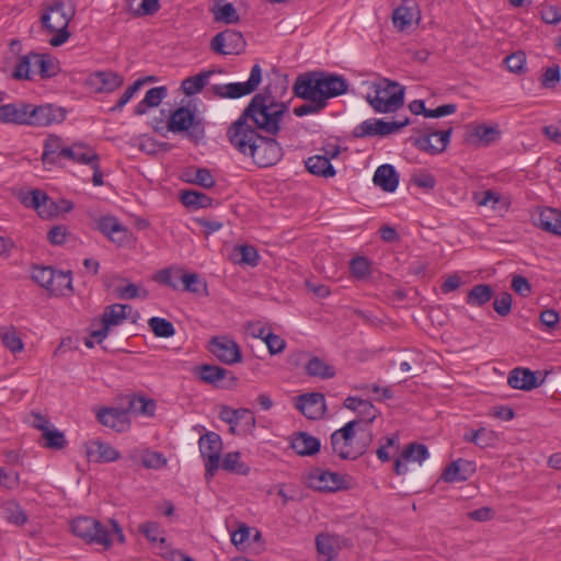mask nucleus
<instances>
[{"mask_svg":"<svg viewBox=\"0 0 561 561\" xmlns=\"http://www.w3.org/2000/svg\"><path fill=\"white\" fill-rule=\"evenodd\" d=\"M288 111L287 103L276 101L265 89L252 98L238 119L229 126L227 138L236 150L250 156L260 168L274 165L283 157V149L275 138L261 136L257 130L276 136L282 118Z\"/></svg>","mask_w":561,"mask_h":561,"instance_id":"1","label":"nucleus"},{"mask_svg":"<svg viewBox=\"0 0 561 561\" xmlns=\"http://www.w3.org/2000/svg\"><path fill=\"white\" fill-rule=\"evenodd\" d=\"M293 90L297 98L316 96L327 106L328 100L347 92L348 82L341 75L317 70L299 75Z\"/></svg>","mask_w":561,"mask_h":561,"instance_id":"2","label":"nucleus"},{"mask_svg":"<svg viewBox=\"0 0 561 561\" xmlns=\"http://www.w3.org/2000/svg\"><path fill=\"white\" fill-rule=\"evenodd\" d=\"M75 14L73 0H49L43 3L41 23L46 32L55 34L49 39L51 46H61L69 39L71 34L68 31V25Z\"/></svg>","mask_w":561,"mask_h":561,"instance_id":"3","label":"nucleus"},{"mask_svg":"<svg viewBox=\"0 0 561 561\" xmlns=\"http://www.w3.org/2000/svg\"><path fill=\"white\" fill-rule=\"evenodd\" d=\"M358 424L359 421L353 420L332 433V449L341 459L355 460L367 450L370 442V435H367L366 437H357L355 427Z\"/></svg>","mask_w":561,"mask_h":561,"instance_id":"4","label":"nucleus"},{"mask_svg":"<svg viewBox=\"0 0 561 561\" xmlns=\"http://www.w3.org/2000/svg\"><path fill=\"white\" fill-rule=\"evenodd\" d=\"M403 89L396 82L383 80L375 84L366 96L369 105L378 113H392L403 105Z\"/></svg>","mask_w":561,"mask_h":561,"instance_id":"5","label":"nucleus"},{"mask_svg":"<svg viewBox=\"0 0 561 561\" xmlns=\"http://www.w3.org/2000/svg\"><path fill=\"white\" fill-rule=\"evenodd\" d=\"M71 531L75 536L81 538L87 543L101 545L105 549L112 546L111 531L99 520L80 516L71 522Z\"/></svg>","mask_w":561,"mask_h":561,"instance_id":"6","label":"nucleus"},{"mask_svg":"<svg viewBox=\"0 0 561 561\" xmlns=\"http://www.w3.org/2000/svg\"><path fill=\"white\" fill-rule=\"evenodd\" d=\"M261 81L262 68L259 64H255L251 68L250 77L245 82L214 84L210 87V91L218 99H239L256 91Z\"/></svg>","mask_w":561,"mask_h":561,"instance_id":"7","label":"nucleus"},{"mask_svg":"<svg viewBox=\"0 0 561 561\" xmlns=\"http://www.w3.org/2000/svg\"><path fill=\"white\" fill-rule=\"evenodd\" d=\"M198 447L205 465V478L210 480L220 468L221 437L219 434L208 431L199 437Z\"/></svg>","mask_w":561,"mask_h":561,"instance_id":"8","label":"nucleus"},{"mask_svg":"<svg viewBox=\"0 0 561 561\" xmlns=\"http://www.w3.org/2000/svg\"><path fill=\"white\" fill-rule=\"evenodd\" d=\"M168 129L173 133L186 131L188 137L199 140L205 136V127L199 118L187 107L176 108L168 121Z\"/></svg>","mask_w":561,"mask_h":561,"instance_id":"9","label":"nucleus"},{"mask_svg":"<svg viewBox=\"0 0 561 561\" xmlns=\"http://www.w3.org/2000/svg\"><path fill=\"white\" fill-rule=\"evenodd\" d=\"M207 350L222 364L234 365L242 362L240 346L228 335L213 336Z\"/></svg>","mask_w":561,"mask_h":561,"instance_id":"10","label":"nucleus"},{"mask_svg":"<svg viewBox=\"0 0 561 561\" xmlns=\"http://www.w3.org/2000/svg\"><path fill=\"white\" fill-rule=\"evenodd\" d=\"M245 46L242 33L230 28L219 32L210 42V49L218 55H240Z\"/></svg>","mask_w":561,"mask_h":561,"instance_id":"11","label":"nucleus"},{"mask_svg":"<svg viewBox=\"0 0 561 561\" xmlns=\"http://www.w3.org/2000/svg\"><path fill=\"white\" fill-rule=\"evenodd\" d=\"M28 126L45 127L51 124H59L66 118V111L53 104L35 105L30 103Z\"/></svg>","mask_w":561,"mask_h":561,"instance_id":"12","label":"nucleus"},{"mask_svg":"<svg viewBox=\"0 0 561 561\" xmlns=\"http://www.w3.org/2000/svg\"><path fill=\"white\" fill-rule=\"evenodd\" d=\"M128 311L133 310L130 305L114 304L107 306L101 318L102 327L93 330L91 335L96 339V343H101L110 333L111 327L123 323L128 318Z\"/></svg>","mask_w":561,"mask_h":561,"instance_id":"13","label":"nucleus"},{"mask_svg":"<svg viewBox=\"0 0 561 561\" xmlns=\"http://www.w3.org/2000/svg\"><path fill=\"white\" fill-rule=\"evenodd\" d=\"M408 124V121L404 122H386L383 119H377V118H369L364 122H362L359 125H357L354 130L353 135L356 138H364V137H371V136H388L393 133H397L402 127H404Z\"/></svg>","mask_w":561,"mask_h":561,"instance_id":"14","label":"nucleus"},{"mask_svg":"<svg viewBox=\"0 0 561 561\" xmlns=\"http://www.w3.org/2000/svg\"><path fill=\"white\" fill-rule=\"evenodd\" d=\"M124 83V77L111 70H99L90 73L85 85L94 93H112Z\"/></svg>","mask_w":561,"mask_h":561,"instance_id":"15","label":"nucleus"},{"mask_svg":"<svg viewBox=\"0 0 561 561\" xmlns=\"http://www.w3.org/2000/svg\"><path fill=\"white\" fill-rule=\"evenodd\" d=\"M197 374L205 383L217 388H230L234 386L238 378L232 371L216 365L204 364L197 367Z\"/></svg>","mask_w":561,"mask_h":561,"instance_id":"16","label":"nucleus"},{"mask_svg":"<svg viewBox=\"0 0 561 561\" xmlns=\"http://www.w3.org/2000/svg\"><path fill=\"white\" fill-rule=\"evenodd\" d=\"M451 133V126L435 129L423 123V151H427L431 154L444 152L450 141Z\"/></svg>","mask_w":561,"mask_h":561,"instance_id":"17","label":"nucleus"},{"mask_svg":"<svg viewBox=\"0 0 561 561\" xmlns=\"http://www.w3.org/2000/svg\"><path fill=\"white\" fill-rule=\"evenodd\" d=\"M501 138L497 125L468 124L466 126L465 140L473 146H490Z\"/></svg>","mask_w":561,"mask_h":561,"instance_id":"18","label":"nucleus"},{"mask_svg":"<svg viewBox=\"0 0 561 561\" xmlns=\"http://www.w3.org/2000/svg\"><path fill=\"white\" fill-rule=\"evenodd\" d=\"M533 224L545 232L561 237V210L553 207H537L531 214Z\"/></svg>","mask_w":561,"mask_h":561,"instance_id":"19","label":"nucleus"},{"mask_svg":"<svg viewBox=\"0 0 561 561\" xmlns=\"http://www.w3.org/2000/svg\"><path fill=\"white\" fill-rule=\"evenodd\" d=\"M421 19V11L417 4L411 0L403 2L393 10L391 21L393 26L400 32H409Z\"/></svg>","mask_w":561,"mask_h":561,"instance_id":"20","label":"nucleus"},{"mask_svg":"<svg viewBox=\"0 0 561 561\" xmlns=\"http://www.w3.org/2000/svg\"><path fill=\"white\" fill-rule=\"evenodd\" d=\"M296 408L310 420L320 419L325 410V398L320 392L305 393L297 397Z\"/></svg>","mask_w":561,"mask_h":561,"instance_id":"21","label":"nucleus"},{"mask_svg":"<svg viewBox=\"0 0 561 561\" xmlns=\"http://www.w3.org/2000/svg\"><path fill=\"white\" fill-rule=\"evenodd\" d=\"M309 485L321 492H335L344 488V480L341 474L314 469L309 474Z\"/></svg>","mask_w":561,"mask_h":561,"instance_id":"22","label":"nucleus"},{"mask_svg":"<svg viewBox=\"0 0 561 561\" xmlns=\"http://www.w3.org/2000/svg\"><path fill=\"white\" fill-rule=\"evenodd\" d=\"M219 417L229 425H238L241 427L243 434L252 433L256 424L253 413L248 409L233 410L228 407H222Z\"/></svg>","mask_w":561,"mask_h":561,"instance_id":"23","label":"nucleus"},{"mask_svg":"<svg viewBox=\"0 0 561 561\" xmlns=\"http://www.w3.org/2000/svg\"><path fill=\"white\" fill-rule=\"evenodd\" d=\"M98 421L115 432H124L129 427L128 410L119 408H101L96 413Z\"/></svg>","mask_w":561,"mask_h":561,"instance_id":"24","label":"nucleus"},{"mask_svg":"<svg viewBox=\"0 0 561 561\" xmlns=\"http://www.w3.org/2000/svg\"><path fill=\"white\" fill-rule=\"evenodd\" d=\"M340 153V148L334 147L332 151H327L324 156H312L309 157L305 164L307 170L318 176L332 178L335 175V170L330 161L331 158H335Z\"/></svg>","mask_w":561,"mask_h":561,"instance_id":"25","label":"nucleus"},{"mask_svg":"<svg viewBox=\"0 0 561 561\" xmlns=\"http://www.w3.org/2000/svg\"><path fill=\"white\" fill-rule=\"evenodd\" d=\"M85 454L89 461L113 462L119 459L121 454L112 445L100 440H93L85 445Z\"/></svg>","mask_w":561,"mask_h":561,"instance_id":"26","label":"nucleus"},{"mask_svg":"<svg viewBox=\"0 0 561 561\" xmlns=\"http://www.w3.org/2000/svg\"><path fill=\"white\" fill-rule=\"evenodd\" d=\"M30 103L14 102L0 105V122L14 125H27Z\"/></svg>","mask_w":561,"mask_h":561,"instance_id":"27","label":"nucleus"},{"mask_svg":"<svg viewBox=\"0 0 561 561\" xmlns=\"http://www.w3.org/2000/svg\"><path fill=\"white\" fill-rule=\"evenodd\" d=\"M476 472V466L472 461L457 459L448 465L443 472V479L446 482H462L468 480Z\"/></svg>","mask_w":561,"mask_h":561,"instance_id":"28","label":"nucleus"},{"mask_svg":"<svg viewBox=\"0 0 561 561\" xmlns=\"http://www.w3.org/2000/svg\"><path fill=\"white\" fill-rule=\"evenodd\" d=\"M96 157H99L98 152L83 142H75L62 150V158L85 165H89Z\"/></svg>","mask_w":561,"mask_h":561,"instance_id":"29","label":"nucleus"},{"mask_svg":"<svg viewBox=\"0 0 561 561\" xmlns=\"http://www.w3.org/2000/svg\"><path fill=\"white\" fill-rule=\"evenodd\" d=\"M290 447L299 456H312L320 450L321 443L319 438L306 432H298L293 436Z\"/></svg>","mask_w":561,"mask_h":561,"instance_id":"30","label":"nucleus"},{"mask_svg":"<svg viewBox=\"0 0 561 561\" xmlns=\"http://www.w3.org/2000/svg\"><path fill=\"white\" fill-rule=\"evenodd\" d=\"M421 462V443L413 442L409 444L396 458L393 463L394 472L398 476L405 474L408 472L409 463Z\"/></svg>","mask_w":561,"mask_h":561,"instance_id":"31","label":"nucleus"},{"mask_svg":"<svg viewBox=\"0 0 561 561\" xmlns=\"http://www.w3.org/2000/svg\"><path fill=\"white\" fill-rule=\"evenodd\" d=\"M507 382L514 389L526 391L531 390L539 385L536 373L527 368H514L507 377Z\"/></svg>","mask_w":561,"mask_h":561,"instance_id":"32","label":"nucleus"},{"mask_svg":"<svg viewBox=\"0 0 561 561\" xmlns=\"http://www.w3.org/2000/svg\"><path fill=\"white\" fill-rule=\"evenodd\" d=\"M373 181L382 191L392 193L398 187L399 176L391 164H382L375 171Z\"/></svg>","mask_w":561,"mask_h":561,"instance_id":"33","label":"nucleus"},{"mask_svg":"<svg viewBox=\"0 0 561 561\" xmlns=\"http://www.w3.org/2000/svg\"><path fill=\"white\" fill-rule=\"evenodd\" d=\"M175 278L183 284V290L208 296L207 283L196 273H184L182 270L175 272Z\"/></svg>","mask_w":561,"mask_h":561,"instance_id":"34","label":"nucleus"},{"mask_svg":"<svg viewBox=\"0 0 561 561\" xmlns=\"http://www.w3.org/2000/svg\"><path fill=\"white\" fill-rule=\"evenodd\" d=\"M33 72L38 73L43 79L51 78L59 71L58 62L47 54L32 53Z\"/></svg>","mask_w":561,"mask_h":561,"instance_id":"35","label":"nucleus"},{"mask_svg":"<svg viewBox=\"0 0 561 561\" xmlns=\"http://www.w3.org/2000/svg\"><path fill=\"white\" fill-rule=\"evenodd\" d=\"M168 95L167 87H154L146 92L145 98L134 108L135 115H144L149 107L158 106Z\"/></svg>","mask_w":561,"mask_h":561,"instance_id":"36","label":"nucleus"},{"mask_svg":"<svg viewBox=\"0 0 561 561\" xmlns=\"http://www.w3.org/2000/svg\"><path fill=\"white\" fill-rule=\"evenodd\" d=\"M494 296V289L489 284L474 285L466 296V304L470 307L481 308Z\"/></svg>","mask_w":561,"mask_h":561,"instance_id":"37","label":"nucleus"},{"mask_svg":"<svg viewBox=\"0 0 561 561\" xmlns=\"http://www.w3.org/2000/svg\"><path fill=\"white\" fill-rule=\"evenodd\" d=\"M216 72V70H204L196 76L185 78L181 83L183 93L187 96L199 93Z\"/></svg>","mask_w":561,"mask_h":561,"instance_id":"38","label":"nucleus"},{"mask_svg":"<svg viewBox=\"0 0 561 561\" xmlns=\"http://www.w3.org/2000/svg\"><path fill=\"white\" fill-rule=\"evenodd\" d=\"M67 146L62 145V139L59 136L50 135L45 140L42 161L44 164H56L59 158H62V150Z\"/></svg>","mask_w":561,"mask_h":561,"instance_id":"39","label":"nucleus"},{"mask_svg":"<svg viewBox=\"0 0 561 561\" xmlns=\"http://www.w3.org/2000/svg\"><path fill=\"white\" fill-rule=\"evenodd\" d=\"M305 369L308 376L320 379H330L335 376L334 367L318 356L309 358L305 365Z\"/></svg>","mask_w":561,"mask_h":561,"instance_id":"40","label":"nucleus"},{"mask_svg":"<svg viewBox=\"0 0 561 561\" xmlns=\"http://www.w3.org/2000/svg\"><path fill=\"white\" fill-rule=\"evenodd\" d=\"M2 512L5 520L15 526H23L28 519L22 506L13 500L7 501L2 504Z\"/></svg>","mask_w":561,"mask_h":561,"instance_id":"41","label":"nucleus"},{"mask_svg":"<svg viewBox=\"0 0 561 561\" xmlns=\"http://www.w3.org/2000/svg\"><path fill=\"white\" fill-rule=\"evenodd\" d=\"M127 10L134 16L153 15L160 9L159 0H126Z\"/></svg>","mask_w":561,"mask_h":561,"instance_id":"42","label":"nucleus"},{"mask_svg":"<svg viewBox=\"0 0 561 561\" xmlns=\"http://www.w3.org/2000/svg\"><path fill=\"white\" fill-rule=\"evenodd\" d=\"M181 202L186 207L194 208V209L206 208V207H210L213 205L211 197H209L208 195H206L202 192L194 191V190L183 191L181 194Z\"/></svg>","mask_w":561,"mask_h":561,"instance_id":"43","label":"nucleus"},{"mask_svg":"<svg viewBox=\"0 0 561 561\" xmlns=\"http://www.w3.org/2000/svg\"><path fill=\"white\" fill-rule=\"evenodd\" d=\"M463 439L468 443H473L481 448H486L495 443L496 435L493 431L481 427L477 431L465 433Z\"/></svg>","mask_w":561,"mask_h":561,"instance_id":"44","label":"nucleus"},{"mask_svg":"<svg viewBox=\"0 0 561 561\" xmlns=\"http://www.w3.org/2000/svg\"><path fill=\"white\" fill-rule=\"evenodd\" d=\"M240 457L241 455L239 451L228 453L225 455L220 467L228 472L247 476L250 472V467L240 461Z\"/></svg>","mask_w":561,"mask_h":561,"instance_id":"45","label":"nucleus"},{"mask_svg":"<svg viewBox=\"0 0 561 561\" xmlns=\"http://www.w3.org/2000/svg\"><path fill=\"white\" fill-rule=\"evenodd\" d=\"M57 271L51 266H34L32 279L49 291L56 279Z\"/></svg>","mask_w":561,"mask_h":561,"instance_id":"46","label":"nucleus"},{"mask_svg":"<svg viewBox=\"0 0 561 561\" xmlns=\"http://www.w3.org/2000/svg\"><path fill=\"white\" fill-rule=\"evenodd\" d=\"M214 19L217 22L233 24L239 21V14L232 3L215 4L211 9Z\"/></svg>","mask_w":561,"mask_h":561,"instance_id":"47","label":"nucleus"},{"mask_svg":"<svg viewBox=\"0 0 561 561\" xmlns=\"http://www.w3.org/2000/svg\"><path fill=\"white\" fill-rule=\"evenodd\" d=\"M257 250L252 245H239L234 249L233 261L238 264L256 266L259 263Z\"/></svg>","mask_w":561,"mask_h":561,"instance_id":"48","label":"nucleus"},{"mask_svg":"<svg viewBox=\"0 0 561 561\" xmlns=\"http://www.w3.org/2000/svg\"><path fill=\"white\" fill-rule=\"evenodd\" d=\"M42 437L44 439L43 446L48 449L60 450L67 445L64 432L55 428L53 425L42 434Z\"/></svg>","mask_w":561,"mask_h":561,"instance_id":"49","label":"nucleus"},{"mask_svg":"<svg viewBox=\"0 0 561 561\" xmlns=\"http://www.w3.org/2000/svg\"><path fill=\"white\" fill-rule=\"evenodd\" d=\"M148 325L158 337L167 339L175 334L174 325L164 318L152 317L148 320Z\"/></svg>","mask_w":561,"mask_h":561,"instance_id":"50","label":"nucleus"},{"mask_svg":"<svg viewBox=\"0 0 561 561\" xmlns=\"http://www.w3.org/2000/svg\"><path fill=\"white\" fill-rule=\"evenodd\" d=\"M335 539L329 534H319L316 537V548L319 554L323 556L327 561H332L335 554Z\"/></svg>","mask_w":561,"mask_h":561,"instance_id":"51","label":"nucleus"},{"mask_svg":"<svg viewBox=\"0 0 561 561\" xmlns=\"http://www.w3.org/2000/svg\"><path fill=\"white\" fill-rule=\"evenodd\" d=\"M391 450L397 453L399 450V435L392 434L391 436L385 437L383 443L380 444L376 450L378 459L382 462H388L391 459Z\"/></svg>","mask_w":561,"mask_h":561,"instance_id":"52","label":"nucleus"},{"mask_svg":"<svg viewBox=\"0 0 561 561\" xmlns=\"http://www.w3.org/2000/svg\"><path fill=\"white\" fill-rule=\"evenodd\" d=\"M141 465L147 469H161L167 466V458L162 453L146 449L140 455Z\"/></svg>","mask_w":561,"mask_h":561,"instance_id":"53","label":"nucleus"},{"mask_svg":"<svg viewBox=\"0 0 561 561\" xmlns=\"http://www.w3.org/2000/svg\"><path fill=\"white\" fill-rule=\"evenodd\" d=\"M125 410H128V413L133 412L150 415L153 413L154 403L152 400H148L144 397L134 396L129 399L128 407Z\"/></svg>","mask_w":561,"mask_h":561,"instance_id":"54","label":"nucleus"},{"mask_svg":"<svg viewBox=\"0 0 561 561\" xmlns=\"http://www.w3.org/2000/svg\"><path fill=\"white\" fill-rule=\"evenodd\" d=\"M33 72V57L32 53L21 56L18 59L15 68L12 72V78L16 80H26L30 79V73Z\"/></svg>","mask_w":561,"mask_h":561,"instance_id":"55","label":"nucleus"},{"mask_svg":"<svg viewBox=\"0 0 561 561\" xmlns=\"http://www.w3.org/2000/svg\"><path fill=\"white\" fill-rule=\"evenodd\" d=\"M138 531L141 533L152 543H164L165 538L162 535L160 525L156 522H147L138 526Z\"/></svg>","mask_w":561,"mask_h":561,"instance_id":"56","label":"nucleus"},{"mask_svg":"<svg viewBox=\"0 0 561 561\" xmlns=\"http://www.w3.org/2000/svg\"><path fill=\"white\" fill-rule=\"evenodd\" d=\"M307 101V103L297 106L294 108V114L298 117L309 115V114H318L323 111L327 106L319 101L316 96L313 98H301Z\"/></svg>","mask_w":561,"mask_h":561,"instance_id":"57","label":"nucleus"},{"mask_svg":"<svg viewBox=\"0 0 561 561\" xmlns=\"http://www.w3.org/2000/svg\"><path fill=\"white\" fill-rule=\"evenodd\" d=\"M504 62L510 72L524 73L526 71V55L524 51H515L508 55Z\"/></svg>","mask_w":561,"mask_h":561,"instance_id":"58","label":"nucleus"},{"mask_svg":"<svg viewBox=\"0 0 561 561\" xmlns=\"http://www.w3.org/2000/svg\"><path fill=\"white\" fill-rule=\"evenodd\" d=\"M65 289H72L71 272L57 271L55 283L49 291L50 294L58 296L62 295Z\"/></svg>","mask_w":561,"mask_h":561,"instance_id":"59","label":"nucleus"},{"mask_svg":"<svg viewBox=\"0 0 561 561\" xmlns=\"http://www.w3.org/2000/svg\"><path fill=\"white\" fill-rule=\"evenodd\" d=\"M145 79H137L133 84H130L125 92L122 94L117 103L110 108L111 112H121L124 106L131 100L135 93L144 85Z\"/></svg>","mask_w":561,"mask_h":561,"instance_id":"60","label":"nucleus"},{"mask_svg":"<svg viewBox=\"0 0 561 561\" xmlns=\"http://www.w3.org/2000/svg\"><path fill=\"white\" fill-rule=\"evenodd\" d=\"M115 293L119 299H135L138 297L146 299L148 297L147 289L139 290L138 286L131 283L126 286L117 287Z\"/></svg>","mask_w":561,"mask_h":561,"instance_id":"61","label":"nucleus"},{"mask_svg":"<svg viewBox=\"0 0 561 561\" xmlns=\"http://www.w3.org/2000/svg\"><path fill=\"white\" fill-rule=\"evenodd\" d=\"M457 105L449 103L437 106L436 108H428L423 103V118H439L455 114Z\"/></svg>","mask_w":561,"mask_h":561,"instance_id":"62","label":"nucleus"},{"mask_svg":"<svg viewBox=\"0 0 561 561\" xmlns=\"http://www.w3.org/2000/svg\"><path fill=\"white\" fill-rule=\"evenodd\" d=\"M495 312L501 317H506L512 311V295L507 291L500 294L493 302Z\"/></svg>","mask_w":561,"mask_h":561,"instance_id":"63","label":"nucleus"},{"mask_svg":"<svg viewBox=\"0 0 561 561\" xmlns=\"http://www.w3.org/2000/svg\"><path fill=\"white\" fill-rule=\"evenodd\" d=\"M46 195L47 194L45 192H43L42 190L35 188V190H32L26 196H24L21 199V202L24 206L34 208L36 210V213L38 214Z\"/></svg>","mask_w":561,"mask_h":561,"instance_id":"64","label":"nucleus"}]
</instances>
